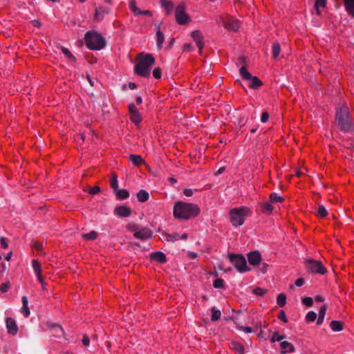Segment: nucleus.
I'll list each match as a JSON object with an SVG mask.
<instances>
[{"mask_svg": "<svg viewBox=\"0 0 354 354\" xmlns=\"http://www.w3.org/2000/svg\"><path fill=\"white\" fill-rule=\"evenodd\" d=\"M201 208L197 204L181 201L175 202L173 215L176 218L187 221L199 215Z\"/></svg>", "mask_w": 354, "mask_h": 354, "instance_id": "f257e3e1", "label": "nucleus"}, {"mask_svg": "<svg viewBox=\"0 0 354 354\" xmlns=\"http://www.w3.org/2000/svg\"><path fill=\"white\" fill-rule=\"evenodd\" d=\"M136 59L137 64L135 66V72L140 76L149 77L150 68L155 62L153 57L150 54L140 53Z\"/></svg>", "mask_w": 354, "mask_h": 354, "instance_id": "f03ea898", "label": "nucleus"}, {"mask_svg": "<svg viewBox=\"0 0 354 354\" xmlns=\"http://www.w3.org/2000/svg\"><path fill=\"white\" fill-rule=\"evenodd\" d=\"M251 209L246 206L232 208L230 210V221L234 227L242 225L247 216L251 215Z\"/></svg>", "mask_w": 354, "mask_h": 354, "instance_id": "7ed1b4c3", "label": "nucleus"}, {"mask_svg": "<svg viewBox=\"0 0 354 354\" xmlns=\"http://www.w3.org/2000/svg\"><path fill=\"white\" fill-rule=\"evenodd\" d=\"M336 120L342 130L344 131L352 130L351 121L348 115V108L346 105H344L337 109Z\"/></svg>", "mask_w": 354, "mask_h": 354, "instance_id": "20e7f679", "label": "nucleus"}, {"mask_svg": "<svg viewBox=\"0 0 354 354\" xmlns=\"http://www.w3.org/2000/svg\"><path fill=\"white\" fill-rule=\"evenodd\" d=\"M86 46L92 50H100L105 46L104 38L97 32H87L85 35Z\"/></svg>", "mask_w": 354, "mask_h": 354, "instance_id": "39448f33", "label": "nucleus"}, {"mask_svg": "<svg viewBox=\"0 0 354 354\" xmlns=\"http://www.w3.org/2000/svg\"><path fill=\"white\" fill-rule=\"evenodd\" d=\"M217 24L224 26L227 29L236 31L239 28V23L236 19L229 16H218L216 19Z\"/></svg>", "mask_w": 354, "mask_h": 354, "instance_id": "423d86ee", "label": "nucleus"}, {"mask_svg": "<svg viewBox=\"0 0 354 354\" xmlns=\"http://www.w3.org/2000/svg\"><path fill=\"white\" fill-rule=\"evenodd\" d=\"M228 258L239 272H246L250 270L243 256L239 254H229Z\"/></svg>", "mask_w": 354, "mask_h": 354, "instance_id": "0eeeda50", "label": "nucleus"}, {"mask_svg": "<svg viewBox=\"0 0 354 354\" xmlns=\"http://www.w3.org/2000/svg\"><path fill=\"white\" fill-rule=\"evenodd\" d=\"M240 74L244 80L249 81V86L250 88H257L261 86V81L258 77L252 76L251 73L248 72L245 66H242L240 68Z\"/></svg>", "mask_w": 354, "mask_h": 354, "instance_id": "6e6552de", "label": "nucleus"}, {"mask_svg": "<svg viewBox=\"0 0 354 354\" xmlns=\"http://www.w3.org/2000/svg\"><path fill=\"white\" fill-rule=\"evenodd\" d=\"M306 267L308 270L313 273L324 274L326 272V269L319 261L309 259L306 261Z\"/></svg>", "mask_w": 354, "mask_h": 354, "instance_id": "1a4fd4ad", "label": "nucleus"}, {"mask_svg": "<svg viewBox=\"0 0 354 354\" xmlns=\"http://www.w3.org/2000/svg\"><path fill=\"white\" fill-rule=\"evenodd\" d=\"M175 17L176 22L180 25H185L190 21V17L185 12V8L183 4H179L176 8Z\"/></svg>", "mask_w": 354, "mask_h": 354, "instance_id": "9d476101", "label": "nucleus"}, {"mask_svg": "<svg viewBox=\"0 0 354 354\" xmlns=\"http://www.w3.org/2000/svg\"><path fill=\"white\" fill-rule=\"evenodd\" d=\"M128 228L134 231L133 235L136 239L145 240L149 239L152 235L151 230L146 227L138 230L135 225H129Z\"/></svg>", "mask_w": 354, "mask_h": 354, "instance_id": "9b49d317", "label": "nucleus"}, {"mask_svg": "<svg viewBox=\"0 0 354 354\" xmlns=\"http://www.w3.org/2000/svg\"><path fill=\"white\" fill-rule=\"evenodd\" d=\"M129 112L131 121L138 126L142 122V118L134 104L129 105Z\"/></svg>", "mask_w": 354, "mask_h": 354, "instance_id": "f8f14e48", "label": "nucleus"}, {"mask_svg": "<svg viewBox=\"0 0 354 354\" xmlns=\"http://www.w3.org/2000/svg\"><path fill=\"white\" fill-rule=\"evenodd\" d=\"M192 37L196 42L198 49L199 53H201L202 49L204 46V41H203V36L201 31L199 30H194L191 34Z\"/></svg>", "mask_w": 354, "mask_h": 354, "instance_id": "ddd939ff", "label": "nucleus"}, {"mask_svg": "<svg viewBox=\"0 0 354 354\" xmlns=\"http://www.w3.org/2000/svg\"><path fill=\"white\" fill-rule=\"evenodd\" d=\"M248 262L252 266H258L261 261V256L259 251H254L248 254Z\"/></svg>", "mask_w": 354, "mask_h": 354, "instance_id": "4468645a", "label": "nucleus"}, {"mask_svg": "<svg viewBox=\"0 0 354 354\" xmlns=\"http://www.w3.org/2000/svg\"><path fill=\"white\" fill-rule=\"evenodd\" d=\"M114 213L120 217H128L131 214V209L127 206L121 205L115 208Z\"/></svg>", "mask_w": 354, "mask_h": 354, "instance_id": "2eb2a0df", "label": "nucleus"}, {"mask_svg": "<svg viewBox=\"0 0 354 354\" xmlns=\"http://www.w3.org/2000/svg\"><path fill=\"white\" fill-rule=\"evenodd\" d=\"M281 354H286L288 353H293L295 351L294 345L287 341H282L280 344Z\"/></svg>", "mask_w": 354, "mask_h": 354, "instance_id": "dca6fc26", "label": "nucleus"}, {"mask_svg": "<svg viewBox=\"0 0 354 354\" xmlns=\"http://www.w3.org/2000/svg\"><path fill=\"white\" fill-rule=\"evenodd\" d=\"M110 10L106 7H99L95 9V19L97 21L102 20L105 15L109 12Z\"/></svg>", "mask_w": 354, "mask_h": 354, "instance_id": "f3484780", "label": "nucleus"}, {"mask_svg": "<svg viewBox=\"0 0 354 354\" xmlns=\"http://www.w3.org/2000/svg\"><path fill=\"white\" fill-rule=\"evenodd\" d=\"M6 327L9 333L15 335L17 333L18 328L13 319L10 317L6 319Z\"/></svg>", "mask_w": 354, "mask_h": 354, "instance_id": "a211bd4d", "label": "nucleus"}, {"mask_svg": "<svg viewBox=\"0 0 354 354\" xmlns=\"http://www.w3.org/2000/svg\"><path fill=\"white\" fill-rule=\"evenodd\" d=\"M151 259L160 263L166 262V256L162 252H156L150 254Z\"/></svg>", "mask_w": 354, "mask_h": 354, "instance_id": "6ab92c4d", "label": "nucleus"}, {"mask_svg": "<svg viewBox=\"0 0 354 354\" xmlns=\"http://www.w3.org/2000/svg\"><path fill=\"white\" fill-rule=\"evenodd\" d=\"M346 10L354 17V0H343Z\"/></svg>", "mask_w": 354, "mask_h": 354, "instance_id": "aec40b11", "label": "nucleus"}, {"mask_svg": "<svg viewBox=\"0 0 354 354\" xmlns=\"http://www.w3.org/2000/svg\"><path fill=\"white\" fill-rule=\"evenodd\" d=\"M21 300L23 306L21 307L20 311L26 317H28L30 315V310L28 307V298L26 296H24L22 297Z\"/></svg>", "mask_w": 354, "mask_h": 354, "instance_id": "412c9836", "label": "nucleus"}, {"mask_svg": "<svg viewBox=\"0 0 354 354\" xmlns=\"http://www.w3.org/2000/svg\"><path fill=\"white\" fill-rule=\"evenodd\" d=\"M164 35L160 30V25L157 26L156 31V44L158 48H161L162 46V44L164 43Z\"/></svg>", "mask_w": 354, "mask_h": 354, "instance_id": "4be33fe9", "label": "nucleus"}, {"mask_svg": "<svg viewBox=\"0 0 354 354\" xmlns=\"http://www.w3.org/2000/svg\"><path fill=\"white\" fill-rule=\"evenodd\" d=\"M261 211L266 214H271L273 211V207L270 201L261 203Z\"/></svg>", "mask_w": 354, "mask_h": 354, "instance_id": "5701e85b", "label": "nucleus"}, {"mask_svg": "<svg viewBox=\"0 0 354 354\" xmlns=\"http://www.w3.org/2000/svg\"><path fill=\"white\" fill-rule=\"evenodd\" d=\"M32 266L33 270L37 276V278H41V266L40 263L35 259L32 261Z\"/></svg>", "mask_w": 354, "mask_h": 354, "instance_id": "b1692460", "label": "nucleus"}, {"mask_svg": "<svg viewBox=\"0 0 354 354\" xmlns=\"http://www.w3.org/2000/svg\"><path fill=\"white\" fill-rule=\"evenodd\" d=\"M162 239L166 241L174 242L176 241L180 240V235L177 233H174L173 234L164 233L162 234Z\"/></svg>", "mask_w": 354, "mask_h": 354, "instance_id": "393cba45", "label": "nucleus"}, {"mask_svg": "<svg viewBox=\"0 0 354 354\" xmlns=\"http://www.w3.org/2000/svg\"><path fill=\"white\" fill-rule=\"evenodd\" d=\"M343 325V322L340 321L334 320L330 322V326L333 331L339 332L342 330Z\"/></svg>", "mask_w": 354, "mask_h": 354, "instance_id": "a878e982", "label": "nucleus"}, {"mask_svg": "<svg viewBox=\"0 0 354 354\" xmlns=\"http://www.w3.org/2000/svg\"><path fill=\"white\" fill-rule=\"evenodd\" d=\"M137 198H138V201H140L141 203H144L149 199V195L147 192L142 189V190L139 191L138 193L137 194Z\"/></svg>", "mask_w": 354, "mask_h": 354, "instance_id": "bb28decb", "label": "nucleus"}, {"mask_svg": "<svg viewBox=\"0 0 354 354\" xmlns=\"http://www.w3.org/2000/svg\"><path fill=\"white\" fill-rule=\"evenodd\" d=\"M326 307L325 306H322L319 309V317H318V319L317 321V325H321L323 323L324 317L326 315Z\"/></svg>", "mask_w": 354, "mask_h": 354, "instance_id": "cd10ccee", "label": "nucleus"}, {"mask_svg": "<svg viewBox=\"0 0 354 354\" xmlns=\"http://www.w3.org/2000/svg\"><path fill=\"white\" fill-rule=\"evenodd\" d=\"M115 194L118 198L119 199H126L129 196V192L126 189H119L115 190Z\"/></svg>", "mask_w": 354, "mask_h": 354, "instance_id": "c85d7f7f", "label": "nucleus"}, {"mask_svg": "<svg viewBox=\"0 0 354 354\" xmlns=\"http://www.w3.org/2000/svg\"><path fill=\"white\" fill-rule=\"evenodd\" d=\"M230 347L232 349H233L234 351H235L236 353H238L239 354L243 353L244 348H243V345L241 344L240 343L233 342L231 343Z\"/></svg>", "mask_w": 354, "mask_h": 354, "instance_id": "c756f323", "label": "nucleus"}, {"mask_svg": "<svg viewBox=\"0 0 354 354\" xmlns=\"http://www.w3.org/2000/svg\"><path fill=\"white\" fill-rule=\"evenodd\" d=\"M129 159L136 166L141 165L144 162L142 158L139 155L131 154L129 156Z\"/></svg>", "mask_w": 354, "mask_h": 354, "instance_id": "7c9ffc66", "label": "nucleus"}, {"mask_svg": "<svg viewBox=\"0 0 354 354\" xmlns=\"http://www.w3.org/2000/svg\"><path fill=\"white\" fill-rule=\"evenodd\" d=\"M129 6L130 10L134 13V15H142V11L136 6V3L134 0L129 1Z\"/></svg>", "mask_w": 354, "mask_h": 354, "instance_id": "2f4dec72", "label": "nucleus"}, {"mask_svg": "<svg viewBox=\"0 0 354 354\" xmlns=\"http://www.w3.org/2000/svg\"><path fill=\"white\" fill-rule=\"evenodd\" d=\"M272 57L276 59L280 54L281 47L279 43H274L272 47Z\"/></svg>", "mask_w": 354, "mask_h": 354, "instance_id": "473e14b6", "label": "nucleus"}, {"mask_svg": "<svg viewBox=\"0 0 354 354\" xmlns=\"http://www.w3.org/2000/svg\"><path fill=\"white\" fill-rule=\"evenodd\" d=\"M285 338L284 335H281L278 331H275L273 333L272 337L270 338L271 343H274L276 342H281Z\"/></svg>", "mask_w": 354, "mask_h": 354, "instance_id": "72a5a7b5", "label": "nucleus"}, {"mask_svg": "<svg viewBox=\"0 0 354 354\" xmlns=\"http://www.w3.org/2000/svg\"><path fill=\"white\" fill-rule=\"evenodd\" d=\"M277 303L279 306L283 307L286 303V296L283 293H281L278 295L277 299Z\"/></svg>", "mask_w": 354, "mask_h": 354, "instance_id": "f704fd0d", "label": "nucleus"}, {"mask_svg": "<svg viewBox=\"0 0 354 354\" xmlns=\"http://www.w3.org/2000/svg\"><path fill=\"white\" fill-rule=\"evenodd\" d=\"M270 201L273 203H281L283 201V197L278 195L277 193H272L270 195Z\"/></svg>", "mask_w": 354, "mask_h": 354, "instance_id": "c9c22d12", "label": "nucleus"}, {"mask_svg": "<svg viewBox=\"0 0 354 354\" xmlns=\"http://www.w3.org/2000/svg\"><path fill=\"white\" fill-rule=\"evenodd\" d=\"M82 236L84 239L95 240L97 237V232L95 231H91L89 233L84 234Z\"/></svg>", "mask_w": 354, "mask_h": 354, "instance_id": "e433bc0d", "label": "nucleus"}, {"mask_svg": "<svg viewBox=\"0 0 354 354\" xmlns=\"http://www.w3.org/2000/svg\"><path fill=\"white\" fill-rule=\"evenodd\" d=\"M221 313L219 310H216L215 308H212V321H216L220 319Z\"/></svg>", "mask_w": 354, "mask_h": 354, "instance_id": "4c0bfd02", "label": "nucleus"}, {"mask_svg": "<svg viewBox=\"0 0 354 354\" xmlns=\"http://www.w3.org/2000/svg\"><path fill=\"white\" fill-rule=\"evenodd\" d=\"M317 314L314 311H310L307 313L306 316V321L307 322H314L317 318Z\"/></svg>", "mask_w": 354, "mask_h": 354, "instance_id": "58836bf2", "label": "nucleus"}, {"mask_svg": "<svg viewBox=\"0 0 354 354\" xmlns=\"http://www.w3.org/2000/svg\"><path fill=\"white\" fill-rule=\"evenodd\" d=\"M317 214L320 217H325L328 214V212L323 205L318 207Z\"/></svg>", "mask_w": 354, "mask_h": 354, "instance_id": "ea45409f", "label": "nucleus"}, {"mask_svg": "<svg viewBox=\"0 0 354 354\" xmlns=\"http://www.w3.org/2000/svg\"><path fill=\"white\" fill-rule=\"evenodd\" d=\"M111 186L114 189V192L118 189L117 176L115 174H114L111 179Z\"/></svg>", "mask_w": 354, "mask_h": 354, "instance_id": "a19ab883", "label": "nucleus"}, {"mask_svg": "<svg viewBox=\"0 0 354 354\" xmlns=\"http://www.w3.org/2000/svg\"><path fill=\"white\" fill-rule=\"evenodd\" d=\"M53 330L54 332V334L55 335H57V337H59L61 335H62L64 334V331H63V329L61 326H55L53 328Z\"/></svg>", "mask_w": 354, "mask_h": 354, "instance_id": "79ce46f5", "label": "nucleus"}, {"mask_svg": "<svg viewBox=\"0 0 354 354\" xmlns=\"http://www.w3.org/2000/svg\"><path fill=\"white\" fill-rule=\"evenodd\" d=\"M214 287L215 288H224V281L222 279H217L214 281Z\"/></svg>", "mask_w": 354, "mask_h": 354, "instance_id": "37998d69", "label": "nucleus"}, {"mask_svg": "<svg viewBox=\"0 0 354 354\" xmlns=\"http://www.w3.org/2000/svg\"><path fill=\"white\" fill-rule=\"evenodd\" d=\"M253 292L257 295L263 296L267 292V290L260 287H257L253 290Z\"/></svg>", "mask_w": 354, "mask_h": 354, "instance_id": "c03bdc74", "label": "nucleus"}, {"mask_svg": "<svg viewBox=\"0 0 354 354\" xmlns=\"http://www.w3.org/2000/svg\"><path fill=\"white\" fill-rule=\"evenodd\" d=\"M326 0H317L315 2V8L319 12V8H324L326 6Z\"/></svg>", "mask_w": 354, "mask_h": 354, "instance_id": "a18cd8bd", "label": "nucleus"}, {"mask_svg": "<svg viewBox=\"0 0 354 354\" xmlns=\"http://www.w3.org/2000/svg\"><path fill=\"white\" fill-rule=\"evenodd\" d=\"M62 51L68 59H72V60L75 59L74 56L72 55V53L70 52V50L68 48H66L65 47H62Z\"/></svg>", "mask_w": 354, "mask_h": 354, "instance_id": "49530a36", "label": "nucleus"}, {"mask_svg": "<svg viewBox=\"0 0 354 354\" xmlns=\"http://www.w3.org/2000/svg\"><path fill=\"white\" fill-rule=\"evenodd\" d=\"M162 5L167 9V12H169L173 7L172 3L166 0L162 1Z\"/></svg>", "mask_w": 354, "mask_h": 354, "instance_id": "de8ad7c7", "label": "nucleus"}, {"mask_svg": "<svg viewBox=\"0 0 354 354\" xmlns=\"http://www.w3.org/2000/svg\"><path fill=\"white\" fill-rule=\"evenodd\" d=\"M32 247L38 252H41L44 249L42 243L39 242H34L32 244Z\"/></svg>", "mask_w": 354, "mask_h": 354, "instance_id": "09e8293b", "label": "nucleus"}, {"mask_svg": "<svg viewBox=\"0 0 354 354\" xmlns=\"http://www.w3.org/2000/svg\"><path fill=\"white\" fill-rule=\"evenodd\" d=\"M302 303L306 306H311L313 304V301L311 297H304L302 299Z\"/></svg>", "mask_w": 354, "mask_h": 354, "instance_id": "8fccbe9b", "label": "nucleus"}, {"mask_svg": "<svg viewBox=\"0 0 354 354\" xmlns=\"http://www.w3.org/2000/svg\"><path fill=\"white\" fill-rule=\"evenodd\" d=\"M259 270L261 272L263 273H266L267 271H268V268L269 267L268 264L266 263H260V264H259Z\"/></svg>", "mask_w": 354, "mask_h": 354, "instance_id": "3c124183", "label": "nucleus"}, {"mask_svg": "<svg viewBox=\"0 0 354 354\" xmlns=\"http://www.w3.org/2000/svg\"><path fill=\"white\" fill-rule=\"evenodd\" d=\"M100 192V187L98 186L91 187L89 188L88 193L91 194H96Z\"/></svg>", "mask_w": 354, "mask_h": 354, "instance_id": "603ef678", "label": "nucleus"}, {"mask_svg": "<svg viewBox=\"0 0 354 354\" xmlns=\"http://www.w3.org/2000/svg\"><path fill=\"white\" fill-rule=\"evenodd\" d=\"M153 76L156 79H160L161 77V70L159 68H156L153 71Z\"/></svg>", "mask_w": 354, "mask_h": 354, "instance_id": "864d4df0", "label": "nucleus"}, {"mask_svg": "<svg viewBox=\"0 0 354 354\" xmlns=\"http://www.w3.org/2000/svg\"><path fill=\"white\" fill-rule=\"evenodd\" d=\"M278 318L280 320H281L282 322H283L284 323H286L288 322L285 312L283 310L280 311V313L278 315Z\"/></svg>", "mask_w": 354, "mask_h": 354, "instance_id": "5fc2aeb1", "label": "nucleus"}, {"mask_svg": "<svg viewBox=\"0 0 354 354\" xmlns=\"http://www.w3.org/2000/svg\"><path fill=\"white\" fill-rule=\"evenodd\" d=\"M268 118H269V114H268V112L265 111L261 115V121L263 123H265V122H266L268 120Z\"/></svg>", "mask_w": 354, "mask_h": 354, "instance_id": "6e6d98bb", "label": "nucleus"}, {"mask_svg": "<svg viewBox=\"0 0 354 354\" xmlns=\"http://www.w3.org/2000/svg\"><path fill=\"white\" fill-rule=\"evenodd\" d=\"M37 280L39 281L41 286L42 290H46L47 283L44 281L43 277L37 279Z\"/></svg>", "mask_w": 354, "mask_h": 354, "instance_id": "4d7b16f0", "label": "nucleus"}, {"mask_svg": "<svg viewBox=\"0 0 354 354\" xmlns=\"http://www.w3.org/2000/svg\"><path fill=\"white\" fill-rule=\"evenodd\" d=\"M9 289V284L8 283H3L1 286L0 290L2 292H6Z\"/></svg>", "mask_w": 354, "mask_h": 354, "instance_id": "13d9d810", "label": "nucleus"}, {"mask_svg": "<svg viewBox=\"0 0 354 354\" xmlns=\"http://www.w3.org/2000/svg\"><path fill=\"white\" fill-rule=\"evenodd\" d=\"M183 194L186 196H192L193 195V190L191 189H186L183 191Z\"/></svg>", "mask_w": 354, "mask_h": 354, "instance_id": "bf43d9fd", "label": "nucleus"}, {"mask_svg": "<svg viewBox=\"0 0 354 354\" xmlns=\"http://www.w3.org/2000/svg\"><path fill=\"white\" fill-rule=\"evenodd\" d=\"M0 243H1V245L2 246V248H8V243L6 242V240L4 237H1V239H0Z\"/></svg>", "mask_w": 354, "mask_h": 354, "instance_id": "052dcab7", "label": "nucleus"}, {"mask_svg": "<svg viewBox=\"0 0 354 354\" xmlns=\"http://www.w3.org/2000/svg\"><path fill=\"white\" fill-rule=\"evenodd\" d=\"M89 342H90L89 338L87 336L84 335L82 339V344L84 346H88L89 344Z\"/></svg>", "mask_w": 354, "mask_h": 354, "instance_id": "680f3d73", "label": "nucleus"}, {"mask_svg": "<svg viewBox=\"0 0 354 354\" xmlns=\"http://www.w3.org/2000/svg\"><path fill=\"white\" fill-rule=\"evenodd\" d=\"M304 279L302 278L297 279L295 281V285L298 287L301 286L304 284Z\"/></svg>", "mask_w": 354, "mask_h": 354, "instance_id": "e2e57ef3", "label": "nucleus"}, {"mask_svg": "<svg viewBox=\"0 0 354 354\" xmlns=\"http://www.w3.org/2000/svg\"><path fill=\"white\" fill-rule=\"evenodd\" d=\"M183 48L184 50H190L192 48V46L190 44H185Z\"/></svg>", "mask_w": 354, "mask_h": 354, "instance_id": "0e129e2a", "label": "nucleus"}, {"mask_svg": "<svg viewBox=\"0 0 354 354\" xmlns=\"http://www.w3.org/2000/svg\"><path fill=\"white\" fill-rule=\"evenodd\" d=\"M242 330L248 333H250L252 331V328L250 327H242Z\"/></svg>", "mask_w": 354, "mask_h": 354, "instance_id": "69168bd1", "label": "nucleus"}, {"mask_svg": "<svg viewBox=\"0 0 354 354\" xmlns=\"http://www.w3.org/2000/svg\"><path fill=\"white\" fill-rule=\"evenodd\" d=\"M218 268L220 270H223L224 272H229L231 270V268H225L222 265H219Z\"/></svg>", "mask_w": 354, "mask_h": 354, "instance_id": "338daca9", "label": "nucleus"}, {"mask_svg": "<svg viewBox=\"0 0 354 354\" xmlns=\"http://www.w3.org/2000/svg\"><path fill=\"white\" fill-rule=\"evenodd\" d=\"M136 102L138 105L140 104L142 102V97L140 96L137 97L136 99Z\"/></svg>", "mask_w": 354, "mask_h": 354, "instance_id": "774afa93", "label": "nucleus"}]
</instances>
